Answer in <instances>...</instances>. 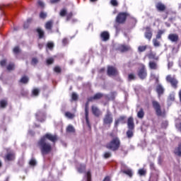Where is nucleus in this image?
Listing matches in <instances>:
<instances>
[{"label":"nucleus","mask_w":181,"mask_h":181,"mask_svg":"<svg viewBox=\"0 0 181 181\" xmlns=\"http://www.w3.org/2000/svg\"><path fill=\"white\" fill-rule=\"evenodd\" d=\"M47 139L53 144H56L58 139L57 135L47 133L38 141L37 146L40 148V152L43 156L49 155L53 149L52 144L47 142Z\"/></svg>","instance_id":"nucleus-1"},{"label":"nucleus","mask_w":181,"mask_h":181,"mask_svg":"<svg viewBox=\"0 0 181 181\" xmlns=\"http://www.w3.org/2000/svg\"><path fill=\"white\" fill-rule=\"evenodd\" d=\"M105 148L112 152H117V151L121 148V140H119L118 136H115L106 144Z\"/></svg>","instance_id":"nucleus-2"},{"label":"nucleus","mask_w":181,"mask_h":181,"mask_svg":"<svg viewBox=\"0 0 181 181\" xmlns=\"http://www.w3.org/2000/svg\"><path fill=\"white\" fill-rule=\"evenodd\" d=\"M127 128L128 130L126 132V135L129 139H131L134 136V129H135V123L134 122V117H129L127 119Z\"/></svg>","instance_id":"nucleus-3"},{"label":"nucleus","mask_w":181,"mask_h":181,"mask_svg":"<svg viewBox=\"0 0 181 181\" xmlns=\"http://www.w3.org/2000/svg\"><path fill=\"white\" fill-rule=\"evenodd\" d=\"M114 121V117H112V113L110 110H107L106 113L103 119V124L104 127H108V128H111V124Z\"/></svg>","instance_id":"nucleus-4"},{"label":"nucleus","mask_w":181,"mask_h":181,"mask_svg":"<svg viewBox=\"0 0 181 181\" xmlns=\"http://www.w3.org/2000/svg\"><path fill=\"white\" fill-rule=\"evenodd\" d=\"M151 103L157 117H165V115H166V112L162 111V107L160 106V103H159V102L156 100H152Z\"/></svg>","instance_id":"nucleus-5"},{"label":"nucleus","mask_w":181,"mask_h":181,"mask_svg":"<svg viewBox=\"0 0 181 181\" xmlns=\"http://www.w3.org/2000/svg\"><path fill=\"white\" fill-rule=\"evenodd\" d=\"M129 16L131 14L128 12H120L116 17V22L122 25L127 22V18H129Z\"/></svg>","instance_id":"nucleus-6"},{"label":"nucleus","mask_w":181,"mask_h":181,"mask_svg":"<svg viewBox=\"0 0 181 181\" xmlns=\"http://www.w3.org/2000/svg\"><path fill=\"white\" fill-rule=\"evenodd\" d=\"M140 69L137 72V76L141 78V80H145L146 77H148V71H146V67L145 64H140Z\"/></svg>","instance_id":"nucleus-7"},{"label":"nucleus","mask_w":181,"mask_h":181,"mask_svg":"<svg viewBox=\"0 0 181 181\" xmlns=\"http://www.w3.org/2000/svg\"><path fill=\"white\" fill-rule=\"evenodd\" d=\"M107 74L109 76V77H117V76L119 74L118 69L114 66L109 65L107 66Z\"/></svg>","instance_id":"nucleus-8"},{"label":"nucleus","mask_w":181,"mask_h":181,"mask_svg":"<svg viewBox=\"0 0 181 181\" xmlns=\"http://www.w3.org/2000/svg\"><path fill=\"white\" fill-rule=\"evenodd\" d=\"M167 83H170L173 88H177V84L179 81L175 77H172V75H168L165 78Z\"/></svg>","instance_id":"nucleus-9"},{"label":"nucleus","mask_w":181,"mask_h":181,"mask_svg":"<svg viewBox=\"0 0 181 181\" xmlns=\"http://www.w3.org/2000/svg\"><path fill=\"white\" fill-rule=\"evenodd\" d=\"M45 117L46 115L45 114V112L42 110H38L35 113V117L37 119V121H40V122H44Z\"/></svg>","instance_id":"nucleus-10"},{"label":"nucleus","mask_w":181,"mask_h":181,"mask_svg":"<svg viewBox=\"0 0 181 181\" xmlns=\"http://www.w3.org/2000/svg\"><path fill=\"white\" fill-rule=\"evenodd\" d=\"M168 40L174 43H177L179 42V35L176 33H170L168 37Z\"/></svg>","instance_id":"nucleus-11"},{"label":"nucleus","mask_w":181,"mask_h":181,"mask_svg":"<svg viewBox=\"0 0 181 181\" xmlns=\"http://www.w3.org/2000/svg\"><path fill=\"white\" fill-rule=\"evenodd\" d=\"M156 91L158 97H160V95H163V93H165V88H163L162 84L158 83L156 87Z\"/></svg>","instance_id":"nucleus-12"},{"label":"nucleus","mask_w":181,"mask_h":181,"mask_svg":"<svg viewBox=\"0 0 181 181\" xmlns=\"http://www.w3.org/2000/svg\"><path fill=\"white\" fill-rule=\"evenodd\" d=\"M100 39L103 42L110 40V33L108 31H103L100 33Z\"/></svg>","instance_id":"nucleus-13"},{"label":"nucleus","mask_w":181,"mask_h":181,"mask_svg":"<svg viewBox=\"0 0 181 181\" xmlns=\"http://www.w3.org/2000/svg\"><path fill=\"white\" fill-rule=\"evenodd\" d=\"M144 36L146 39H148V40L151 41V39H152L153 33L152 30H151L150 27L146 28V32L144 33Z\"/></svg>","instance_id":"nucleus-14"},{"label":"nucleus","mask_w":181,"mask_h":181,"mask_svg":"<svg viewBox=\"0 0 181 181\" xmlns=\"http://www.w3.org/2000/svg\"><path fill=\"white\" fill-rule=\"evenodd\" d=\"M156 8L158 12H165L166 11V6L162 2H158L156 4Z\"/></svg>","instance_id":"nucleus-15"},{"label":"nucleus","mask_w":181,"mask_h":181,"mask_svg":"<svg viewBox=\"0 0 181 181\" xmlns=\"http://www.w3.org/2000/svg\"><path fill=\"white\" fill-rule=\"evenodd\" d=\"M121 173H124V175H127V176H129V177H132L134 176V173L132 172V169L127 168V169H121Z\"/></svg>","instance_id":"nucleus-16"},{"label":"nucleus","mask_w":181,"mask_h":181,"mask_svg":"<svg viewBox=\"0 0 181 181\" xmlns=\"http://www.w3.org/2000/svg\"><path fill=\"white\" fill-rule=\"evenodd\" d=\"M92 112L95 117H100L101 115V110L97 107V106L92 105Z\"/></svg>","instance_id":"nucleus-17"},{"label":"nucleus","mask_w":181,"mask_h":181,"mask_svg":"<svg viewBox=\"0 0 181 181\" xmlns=\"http://www.w3.org/2000/svg\"><path fill=\"white\" fill-rule=\"evenodd\" d=\"M5 160H15V153L13 152H8L4 157Z\"/></svg>","instance_id":"nucleus-18"},{"label":"nucleus","mask_w":181,"mask_h":181,"mask_svg":"<svg viewBox=\"0 0 181 181\" xmlns=\"http://www.w3.org/2000/svg\"><path fill=\"white\" fill-rule=\"evenodd\" d=\"M129 47L125 45H121L119 46V47L117 48V49L121 52L122 53H124L125 52H128V50H129Z\"/></svg>","instance_id":"nucleus-19"},{"label":"nucleus","mask_w":181,"mask_h":181,"mask_svg":"<svg viewBox=\"0 0 181 181\" xmlns=\"http://www.w3.org/2000/svg\"><path fill=\"white\" fill-rule=\"evenodd\" d=\"M18 83H21V84H28L29 83V77L28 76H22Z\"/></svg>","instance_id":"nucleus-20"},{"label":"nucleus","mask_w":181,"mask_h":181,"mask_svg":"<svg viewBox=\"0 0 181 181\" xmlns=\"http://www.w3.org/2000/svg\"><path fill=\"white\" fill-rule=\"evenodd\" d=\"M174 153L177 156H180V158L181 157V143H180L177 147L175 148Z\"/></svg>","instance_id":"nucleus-21"},{"label":"nucleus","mask_w":181,"mask_h":181,"mask_svg":"<svg viewBox=\"0 0 181 181\" xmlns=\"http://www.w3.org/2000/svg\"><path fill=\"white\" fill-rule=\"evenodd\" d=\"M148 67L151 70H158V64L155 62L151 61L148 63Z\"/></svg>","instance_id":"nucleus-22"},{"label":"nucleus","mask_w":181,"mask_h":181,"mask_svg":"<svg viewBox=\"0 0 181 181\" xmlns=\"http://www.w3.org/2000/svg\"><path fill=\"white\" fill-rule=\"evenodd\" d=\"M8 107V100L2 99L0 100V109H5Z\"/></svg>","instance_id":"nucleus-23"},{"label":"nucleus","mask_w":181,"mask_h":181,"mask_svg":"<svg viewBox=\"0 0 181 181\" xmlns=\"http://www.w3.org/2000/svg\"><path fill=\"white\" fill-rule=\"evenodd\" d=\"M45 28L47 29V30H52L53 28V20L47 21L45 23Z\"/></svg>","instance_id":"nucleus-24"},{"label":"nucleus","mask_w":181,"mask_h":181,"mask_svg":"<svg viewBox=\"0 0 181 181\" xmlns=\"http://www.w3.org/2000/svg\"><path fill=\"white\" fill-rule=\"evenodd\" d=\"M36 32L38 34L39 39H43V37H45V31H43V30L38 28L36 29Z\"/></svg>","instance_id":"nucleus-25"},{"label":"nucleus","mask_w":181,"mask_h":181,"mask_svg":"<svg viewBox=\"0 0 181 181\" xmlns=\"http://www.w3.org/2000/svg\"><path fill=\"white\" fill-rule=\"evenodd\" d=\"M66 132H68L69 134H74V132H76V129H74V127H73V125L69 124L66 129Z\"/></svg>","instance_id":"nucleus-26"},{"label":"nucleus","mask_w":181,"mask_h":181,"mask_svg":"<svg viewBox=\"0 0 181 181\" xmlns=\"http://www.w3.org/2000/svg\"><path fill=\"white\" fill-rule=\"evenodd\" d=\"M137 117L141 119L145 117V112H144V108H140L139 111L137 112Z\"/></svg>","instance_id":"nucleus-27"},{"label":"nucleus","mask_w":181,"mask_h":181,"mask_svg":"<svg viewBox=\"0 0 181 181\" xmlns=\"http://www.w3.org/2000/svg\"><path fill=\"white\" fill-rule=\"evenodd\" d=\"M93 98H95V101L98 100H101L103 97H104V94L101 93H97L93 95Z\"/></svg>","instance_id":"nucleus-28"},{"label":"nucleus","mask_w":181,"mask_h":181,"mask_svg":"<svg viewBox=\"0 0 181 181\" xmlns=\"http://www.w3.org/2000/svg\"><path fill=\"white\" fill-rule=\"evenodd\" d=\"M165 33V30H159L156 35V39H162V35Z\"/></svg>","instance_id":"nucleus-29"},{"label":"nucleus","mask_w":181,"mask_h":181,"mask_svg":"<svg viewBox=\"0 0 181 181\" xmlns=\"http://www.w3.org/2000/svg\"><path fill=\"white\" fill-rule=\"evenodd\" d=\"M40 93V90H39V88H35L32 90V94L33 95H34V97H37Z\"/></svg>","instance_id":"nucleus-30"},{"label":"nucleus","mask_w":181,"mask_h":181,"mask_svg":"<svg viewBox=\"0 0 181 181\" xmlns=\"http://www.w3.org/2000/svg\"><path fill=\"white\" fill-rule=\"evenodd\" d=\"M153 45L154 47H159V46H160V42H159L158 39L154 38L153 39Z\"/></svg>","instance_id":"nucleus-31"},{"label":"nucleus","mask_w":181,"mask_h":181,"mask_svg":"<svg viewBox=\"0 0 181 181\" xmlns=\"http://www.w3.org/2000/svg\"><path fill=\"white\" fill-rule=\"evenodd\" d=\"M146 49H148L147 45L139 46L138 52H139V53H142V52H145V50H146Z\"/></svg>","instance_id":"nucleus-32"},{"label":"nucleus","mask_w":181,"mask_h":181,"mask_svg":"<svg viewBox=\"0 0 181 181\" xmlns=\"http://www.w3.org/2000/svg\"><path fill=\"white\" fill-rule=\"evenodd\" d=\"M59 15L60 16H62V18H64V16H67V9L66 8H62L60 12H59Z\"/></svg>","instance_id":"nucleus-33"},{"label":"nucleus","mask_w":181,"mask_h":181,"mask_svg":"<svg viewBox=\"0 0 181 181\" xmlns=\"http://www.w3.org/2000/svg\"><path fill=\"white\" fill-rule=\"evenodd\" d=\"M8 71H11V70H15V64L11 63L6 66Z\"/></svg>","instance_id":"nucleus-34"},{"label":"nucleus","mask_w":181,"mask_h":181,"mask_svg":"<svg viewBox=\"0 0 181 181\" xmlns=\"http://www.w3.org/2000/svg\"><path fill=\"white\" fill-rule=\"evenodd\" d=\"M72 18H73V12L71 11L66 14V22H69V21H71Z\"/></svg>","instance_id":"nucleus-35"},{"label":"nucleus","mask_w":181,"mask_h":181,"mask_svg":"<svg viewBox=\"0 0 181 181\" xmlns=\"http://www.w3.org/2000/svg\"><path fill=\"white\" fill-rule=\"evenodd\" d=\"M53 63H54V58L53 57L48 58L46 60V64H47V66H50V64H53Z\"/></svg>","instance_id":"nucleus-36"},{"label":"nucleus","mask_w":181,"mask_h":181,"mask_svg":"<svg viewBox=\"0 0 181 181\" xmlns=\"http://www.w3.org/2000/svg\"><path fill=\"white\" fill-rule=\"evenodd\" d=\"M54 73H57V74H60V73H62V67H60L59 66H54Z\"/></svg>","instance_id":"nucleus-37"},{"label":"nucleus","mask_w":181,"mask_h":181,"mask_svg":"<svg viewBox=\"0 0 181 181\" xmlns=\"http://www.w3.org/2000/svg\"><path fill=\"white\" fill-rule=\"evenodd\" d=\"M111 156H112V154L111 153V152L110 151H106L105 152V153L103 154V158L105 159H108L110 158H111Z\"/></svg>","instance_id":"nucleus-38"},{"label":"nucleus","mask_w":181,"mask_h":181,"mask_svg":"<svg viewBox=\"0 0 181 181\" xmlns=\"http://www.w3.org/2000/svg\"><path fill=\"white\" fill-rule=\"evenodd\" d=\"M65 116L67 118H69L70 119H73V118H74V114L70 112H65Z\"/></svg>","instance_id":"nucleus-39"},{"label":"nucleus","mask_w":181,"mask_h":181,"mask_svg":"<svg viewBox=\"0 0 181 181\" xmlns=\"http://www.w3.org/2000/svg\"><path fill=\"white\" fill-rule=\"evenodd\" d=\"M71 100H72V101H77V100H78V95H77V93H76L74 92L72 93Z\"/></svg>","instance_id":"nucleus-40"},{"label":"nucleus","mask_w":181,"mask_h":181,"mask_svg":"<svg viewBox=\"0 0 181 181\" xmlns=\"http://www.w3.org/2000/svg\"><path fill=\"white\" fill-rule=\"evenodd\" d=\"M13 52L14 53V54H18L19 53H21V48L19 47V46H16L13 49Z\"/></svg>","instance_id":"nucleus-41"},{"label":"nucleus","mask_w":181,"mask_h":181,"mask_svg":"<svg viewBox=\"0 0 181 181\" xmlns=\"http://www.w3.org/2000/svg\"><path fill=\"white\" fill-rule=\"evenodd\" d=\"M39 63V60L36 57H33L31 60V64L33 66H36Z\"/></svg>","instance_id":"nucleus-42"},{"label":"nucleus","mask_w":181,"mask_h":181,"mask_svg":"<svg viewBox=\"0 0 181 181\" xmlns=\"http://www.w3.org/2000/svg\"><path fill=\"white\" fill-rule=\"evenodd\" d=\"M139 175L140 176H145V175H146V170L144 168L139 169Z\"/></svg>","instance_id":"nucleus-43"},{"label":"nucleus","mask_w":181,"mask_h":181,"mask_svg":"<svg viewBox=\"0 0 181 181\" xmlns=\"http://www.w3.org/2000/svg\"><path fill=\"white\" fill-rule=\"evenodd\" d=\"M168 125H169V123L168 122V121H164L161 124V128L166 129L168 128Z\"/></svg>","instance_id":"nucleus-44"},{"label":"nucleus","mask_w":181,"mask_h":181,"mask_svg":"<svg viewBox=\"0 0 181 181\" xmlns=\"http://www.w3.org/2000/svg\"><path fill=\"white\" fill-rule=\"evenodd\" d=\"M86 170V165L81 166L78 168V172L79 173H83V172Z\"/></svg>","instance_id":"nucleus-45"},{"label":"nucleus","mask_w":181,"mask_h":181,"mask_svg":"<svg viewBox=\"0 0 181 181\" xmlns=\"http://www.w3.org/2000/svg\"><path fill=\"white\" fill-rule=\"evenodd\" d=\"M128 80H129V81H132V80H135V74H129Z\"/></svg>","instance_id":"nucleus-46"},{"label":"nucleus","mask_w":181,"mask_h":181,"mask_svg":"<svg viewBox=\"0 0 181 181\" xmlns=\"http://www.w3.org/2000/svg\"><path fill=\"white\" fill-rule=\"evenodd\" d=\"M47 47L48 49H49L50 50H52V49H53V47H54V44H53V42H47Z\"/></svg>","instance_id":"nucleus-47"},{"label":"nucleus","mask_w":181,"mask_h":181,"mask_svg":"<svg viewBox=\"0 0 181 181\" xmlns=\"http://www.w3.org/2000/svg\"><path fill=\"white\" fill-rule=\"evenodd\" d=\"M47 14L43 11H42L40 13V18H41V19H45V18H47Z\"/></svg>","instance_id":"nucleus-48"},{"label":"nucleus","mask_w":181,"mask_h":181,"mask_svg":"<svg viewBox=\"0 0 181 181\" xmlns=\"http://www.w3.org/2000/svg\"><path fill=\"white\" fill-rule=\"evenodd\" d=\"M86 178H87V181H91V172L88 171L86 173Z\"/></svg>","instance_id":"nucleus-49"},{"label":"nucleus","mask_w":181,"mask_h":181,"mask_svg":"<svg viewBox=\"0 0 181 181\" xmlns=\"http://www.w3.org/2000/svg\"><path fill=\"white\" fill-rule=\"evenodd\" d=\"M89 104H90V102H88V100H87V102L85 104V114L88 113V105H89Z\"/></svg>","instance_id":"nucleus-50"},{"label":"nucleus","mask_w":181,"mask_h":181,"mask_svg":"<svg viewBox=\"0 0 181 181\" xmlns=\"http://www.w3.org/2000/svg\"><path fill=\"white\" fill-rule=\"evenodd\" d=\"M110 4L112 6H118V1L117 0H111Z\"/></svg>","instance_id":"nucleus-51"},{"label":"nucleus","mask_w":181,"mask_h":181,"mask_svg":"<svg viewBox=\"0 0 181 181\" xmlns=\"http://www.w3.org/2000/svg\"><path fill=\"white\" fill-rule=\"evenodd\" d=\"M30 166H35V165H36V160L31 159L30 160Z\"/></svg>","instance_id":"nucleus-52"},{"label":"nucleus","mask_w":181,"mask_h":181,"mask_svg":"<svg viewBox=\"0 0 181 181\" xmlns=\"http://www.w3.org/2000/svg\"><path fill=\"white\" fill-rule=\"evenodd\" d=\"M30 23V21L29 20H28L27 22L24 23V25H23L24 29H28V28H29Z\"/></svg>","instance_id":"nucleus-53"},{"label":"nucleus","mask_w":181,"mask_h":181,"mask_svg":"<svg viewBox=\"0 0 181 181\" xmlns=\"http://www.w3.org/2000/svg\"><path fill=\"white\" fill-rule=\"evenodd\" d=\"M85 117L87 125H90V120L88 119V113H85Z\"/></svg>","instance_id":"nucleus-54"},{"label":"nucleus","mask_w":181,"mask_h":181,"mask_svg":"<svg viewBox=\"0 0 181 181\" xmlns=\"http://www.w3.org/2000/svg\"><path fill=\"white\" fill-rule=\"evenodd\" d=\"M117 119L119 122H124L125 121V116H120Z\"/></svg>","instance_id":"nucleus-55"},{"label":"nucleus","mask_w":181,"mask_h":181,"mask_svg":"<svg viewBox=\"0 0 181 181\" xmlns=\"http://www.w3.org/2000/svg\"><path fill=\"white\" fill-rule=\"evenodd\" d=\"M115 94H117V93H115V92H113L111 93L110 100H112V101H114V100H115Z\"/></svg>","instance_id":"nucleus-56"},{"label":"nucleus","mask_w":181,"mask_h":181,"mask_svg":"<svg viewBox=\"0 0 181 181\" xmlns=\"http://www.w3.org/2000/svg\"><path fill=\"white\" fill-rule=\"evenodd\" d=\"M87 101L89 103H93V101H95V99L94 98V96H91L87 99Z\"/></svg>","instance_id":"nucleus-57"},{"label":"nucleus","mask_w":181,"mask_h":181,"mask_svg":"<svg viewBox=\"0 0 181 181\" xmlns=\"http://www.w3.org/2000/svg\"><path fill=\"white\" fill-rule=\"evenodd\" d=\"M69 43V40H67V38H64L62 40V44L64 45V46H66V45H67Z\"/></svg>","instance_id":"nucleus-58"},{"label":"nucleus","mask_w":181,"mask_h":181,"mask_svg":"<svg viewBox=\"0 0 181 181\" xmlns=\"http://www.w3.org/2000/svg\"><path fill=\"white\" fill-rule=\"evenodd\" d=\"M37 4H38L39 6H40L41 8H45V4L43 3V1H38Z\"/></svg>","instance_id":"nucleus-59"},{"label":"nucleus","mask_w":181,"mask_h":181,"mask_svg":"<svg viewBox=\"0 0 181 181\" xmlns=\"http://www.w3.org/2000/svg\"><path fill=\"white\" fill-rule=\"evenodd\" d=\"M0 64L1 66H6V59H3L0 62Z\"/></svg>","instance_id":"nucleus-60"},{"label":"nucleus","mask_w":181,"mask_h":181,"mask_svg":"<svg viewBox=\"0 0 181 181\" xmlns=\"http://www.w3.org/2000/svg\"><path fill=\"white\" fill-rule=\"evenodd\" d=\"M103 181H111V177L107 175V176L105 177V178L103 179Z\"/></svg>","instance_id":"nucleus-61"},{"label":"nucleus","mask_w":181,"mask_h":181,"mask_svg":"<svg viewBox=\"0 0 181 181\" xmlns=\"http://www.w3.org/2000/svg\"><path fill=\"white\" fill-rule=\"evenodd\" d=\"M169 100L170 101H175V95H170Z\"/></svg>","instance_id":"nucleus-62"},{"label":"nucleus","mask_w":181,"mask_h":181,"mask_svg":"<svg viewBox=\"0 0 181 181\" xmlns=\"http://www.w3.org/2000/svg\"><path fill=\"white\" fill-rule=\"evenodd\" d=\"M118 125H119V121L118 120V119H117L115 121V127L117 128V127H118Z\"/></svg>","instance_id":"nucleus-63"},{"label":"nucleus","mask_w":181,"mask_h":181,"mask_svg":"<svg viewBox=\"0 0 181 181\" xmlns=\"http://www.w3.org/2000/svg\"><path fill=\"white\" fill-rule=\"evenodd\" d=\"M155 57H156V54H153V53H150V54H148V58H149V59H153Z\"/></svg>","instance_id":"nucleus-64"}]
</instances>
